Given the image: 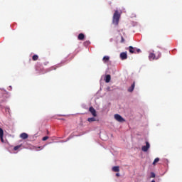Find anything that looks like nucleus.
Segmentation results:
<instances>
[{"label":"nucleus","instance_id":"f257e3e1","mask_svg":"<svg viewBox=\"0 0 182 182\" xmlns=\"http://www.w3.org/2000/svg\"><path fill=\"white\" fill-rule=\"evenodd\" d=\"M120 16H121L120 13H119V11L116 10L112 17L113 25H115L116 26L119 25V21H120Z\"/></svg>","mask_w":182,"mask_h":182},{"label":"nucleus","instance_id":"f03ea898","mask_svg":"<svg viewBox=\"0 0 182 182\" xmlns=\"http://www.w3.org/2000/svg\"><path fill=\"white\" fill-rule=\"evenodd\" d=\"M161 56V53L160 52H158L156 55L154 53H150L149 55V60H154L159 59Z\"/></svg>","mask_w":182,"mask_h":182},{"label":"nucleus","instance_id":"7ed1b4c3","mask_svg":"<svg viewBox=\"0 0 182 182\" xmlns=\"http://www.w3.org/2000/svg\"><path fill=\"white\" fill-rule=\"evenodd\" d=\"M114 117L115 120H117V122H119V123H123V122H126V120L124 119V118H122V116L119 114H115L114 115Z\"/></svg>","mask_w":182,"mask_h":182},{"label":"nucleus","instance_id":"20e7f679","mask_svg":"<svg viewBox=\"0 0 182 182\" xmlns=\"http://www.w3.org/2000/svg\"><path fill=\"white\" fill-rule=\"evenodd\" d=\"M150 149V144L149 141H146V146H143L141 148L142 151H148V150Z\"/></svg>","mask_w":182,"mask_h":182},{"label":"nucleus","instance_id":"39448f33","mask_svg":"<svg viewBox=\"0 0 182 182\" xmlns=\"http://www.w3.org/2000/svg\"><path fill=\"white\" fill-rule=\"evenodd\" d=\"M120 59H122V60H126V59H127V52H122L120 53Z\"/></svg>","mask_w":182,"mask_h":182},{"label":"nucleus","instance_id":"423d86ee","mask_svg":"<svg viewBox=\"0 0 182 182\" xmlns=\"http://www.w3.org/2000/svg\"><path fill=\"white\" fill-rule=\"evenodd\" d=\"M89 111L90 112V113L92 114L94 117H96V116H97V114H96V109H95L93 107H90L89 109Z\"/></svg>","mask_w":182,"mask_h":182},{"label":"nucleus","instance_id":"0eeeda50","mask_svg":"<svg viewBox=\"0 0 182 182\" xmlns=\"http://www.w3.org/2000/svg\"><path fill=\"white\" fill-rule=\"evenodd\" d=\"M21 139H23V140H26V139H28L29 137V135L28 134L23 132L20 135Z\"/></svg>","mask_w":182,"mask_h":182},{"label":"nucleus","instance_id":"6e6552de","mask_svg":"<svg viewBox=\"0 0 182 182\" xmlns=\"http://www.w3.org/2000/svg\"><path fill=\"white\" fill-rule=\"evenodd\" d=\"M135 86H136V82H134L133 84L131 85V87L129 88H128V92L132 93V92H133V90H134Z\"/></svg>","mask_w":182,"mask_h":182},{"label":"nucleus","instance_id":"1a4fd4ad","mask_svg":"<svg viewBox=\"0 0 182 182\" xmlns=\"http://www.w3.org/2000/svg\"><path fill=\"white\" fill-rule=\"evenodd\" d=\"M128 50L131 53H136V48H133V46H129Z\"/></svg>","mask_w":182,"mask_h":182},{"label":"nucleus","instance_id":"9d476101","mask_svg":"<svg viewBox=\"0 0 182 182\" xmlns=\"http://www.w3.org/2000/svg\"><path fill=\"white\" fill-rule=\"evenodd\" d=\"M112 171H114V173H119V171H120V167L119 166H113L112 168Z\"/></svg>","mask_w":182,"mask_h":182},{"label":"nucleus","instance_id":"9b49d317","mask_svg":"<svg viewBox=\"0 0 182 182\" xmlns=\"http://www.w3.org/2000/svg\"><path fill=\"white\" fill-rule=\"evenodd\" d=\"M77 39L79 40V41H84L85 40V34H83V33H80L79 35H78V37H77Z\"/></svg>","mask_w":182,"mask_h":182},{"label":"nucleus","instance_id":"f8f14e48","mask_svg":"<svg viewBox=\"0 0 182 182\" xmlns=\"http://www.w3.org/2000/svg\"><path fill=\"white\" fill-rule=\"evenodd\" d=\"M111 79H112V77L110 76V75H107L105 77L106 83H109L110 82Z\"/></svg>","mask_w":182,"mask_h":182},{"label":"nucleus","instance_id":"ddd939ff","mask_svg":"<svg viewBox=\"0 0 182 182\" xmlns=\"http://www.w3.org/2000/svg\"><path fill=\"white\" fill-rule=\"evenodd\" d=\"M109 59H110V58L109 56H104L102 58L103 62H109Z\"/></svg>","mask_w":182,"mask_h":182},{"label":"nucleus","instance_id":"4468645a","mask_svg":"<svg viewBox=\"0 0 182 182\" xmlns=\"http://www.w3.org/2000/svg\"><path fill=\"white\" fill-rule=\"evenodd\" d=\"M87 122H89L90 123H92V122H96V118L95 117L88 118Z\"/></svg>","mask_w":182,"mask_h":182},{"label":"nucleus","instance_id":"2eb2a0df","mask_svg":"<svg viewBox=\"0 0 182 182\" xmlns=\"http://www.w3.org/2000/svg\"><path fill=\"white\" fill-rule=\"evenodd\" d=\"M38 59H39V56L38 55H33V57H32L33 60L36 61V60H38Z\"/></svg>","mask_w":182,"mask_h":182},{"label":"nucleus","instance_id":"dca6fc26","mask_svg":"<svg viewBox=\"0 0 182 182\" xmlns=\"http://www.w3.org/2000/svg\"><path fill=\"white\" fill-rule=\"evenodd\" d=\"M21 147H22V144L14 146V150L16 151V150H19Z\"/></svg>","mask_w":182,"mask_h":182},{"label":"nucleus","instance_id":"f3484780","mask_svg":"<svg viewBox=\"0 0 182 182\" xmlns=\"http://www.w3.org/2000/svg\"><path fill=\"white\" fill-rule=\"evenodd\" d=\"M159 161H160V159L156 158L153 162L154 166L156 164V163H159Z\"/></svg>","mask_w":182,"mask_h":182},{"label":"nucleus","instance_id":"a211bd4d","mask_svg":"<svg viewBox=\"0 0 182 182\" xmlns=\"http://www.w3.org/2000/svg\"><path fill=\"white\" fill-rule=\"evenodd\" d=\"M0 137H4V129L0 128Z\"/></svg>","mask_w":182,"mask_h":182},{"label":"nucleus","instance_id":"6ab92c4d","mask_svg":"<svg viewBox=\"0 0 182 182\" xmlns=\"http://www.w3.org/2000/svg\"><path fill=\"white\" fill-rule=\"evenodd\" d=\"M154 177H156V173H154V172H151V178H154Z\"/></svg>","mask_w":182,"mask_h":182},{"label":"nucleus","instance_id":"aec40b11","mask_svg":"<svg viewBox=\"0 0 182 182\" xmlns=\"http://www.w3.org/2000/svg\"><path fill=\"white\" fill-rule=\"evenodd\" d=\"M48 139H49V136H44V137H43L42 140H43V141H46V140H48Z\"/></svg>","mask_w":182,"mask_h":182},{"label":"nucleus","instance_id":"412c9836","mask_svg":"<svg viewBox=\"0 0 182 182\" xmlns=\"http://www.w3.org/2000/svg\"><path fill=\"white\" fill-rule=\"evenodd\" d=\"M39 149H41V150H42V149H43V147H42V146L36 147V150L37 151H39Z\"/></svg>","mask_w":182,"mask_h":182},{"label":"nucleus","instance_id":"4be33fe9","mask_svg":"<svg viewBox=\"0 0 182 182\" xmlns=\"http://www.w3.org/2000/svg\"><path fill=\"white\" fill-rule=\"evenodd\" d=\"M136 52H137V53H140V52H141V50L139 48L138 49L136 48Z\"/></svg>","mask_w":182,"mask_h":182},{"label":"nucleus","instance_id":"5701e85b","mask_svg":"<svg viewBox=\"0 0 182 182\" xmlns=\"http://www.w3.org/2000/svg\"><path fill=\"white\" fill-rule=\"evenodd\" d=\"M1 143H4V136L0 137Z\"/></svg>","mask_w":182,"mask_h":182},{"label":"nucleus","instance_id":"b1692460","mask_svg":"<svg viewBox=\"0 0 182 182\" xmlns=\"http://www.w3.org/2000/svg\"><path fill=\"white\" fill-rule=\"evenodd\" d=\"M116 176H117V177H120V173H116Z\"/></svg>","mask_w":182,"mask_h":182},{"label":"nucleus","instance_id":"393cba45","mask_svg":"<svg viewBox=\"0 0 182 182\" xmlns=\"http://www.w3.org/2000/svg\"><path fill=\"white\" fill-rule=\"evenodd\" d=\"M121 42H124V38L123 37H122V41Z\"/></svg>","mask_w":182,"mask_h":182},{"label":"nucleus","instance_id":"a878e982","mask_svg":"<svg viewBox=\"0 0 182 182\" xmlns=\"http://www.w3.org/2000/svg\"><path fill=\"white\" fill-rule=\"evenodd\" d=\"M151 182H156V181L153 180V181H151Z\"/></svg>","mask_w":182,"mask_h":182},{"label":"nucleus","instance_id":"bb28decb","mask_svg":"<svg viewBox=\"0 0 182 182\" xmlns=\"http://www.w3.org/2000/svg\"><path fill=\"white\" fill-rule=\"evenodd\" d=\"M54 70H56V68H54Z\"/></svg>","mask_w":182,"mask_h":182}]
</instances>
